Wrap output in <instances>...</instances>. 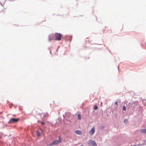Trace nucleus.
<instances>
[{"mask_svg":"<svg viewBox=\"0 0 146 146\" xmlns=\"http://www.w3.org/2000/svg\"><path fill=\"white\" fill-rule=\"evenodd\" d=\"M62 35L60 33H56L53 35H50L49 36V41L54 40H56L60 41L61 40Z\"/></svg>","mask_w":146,"mask_h":146,"instance_id":"1","label":"nucleus"},{"mask_svg":"<svg viewBox=\"0 0 146 146\" xmlns=\"http://www.w3.org/2000/svg\"><path fill=\"white\" fill-rule=\"evenodd\" d=\"M62 140L60 136H59V139L58 140H55L49 144L50 145H52L58 144L61 142Z\"/></svg>","mask_w":146,"mask_h":146,"instance_id":"2","label":"nucleus"},{"mask_svg":"<svg viewBox=\"0 0 146 146\" xmlns=\"http://www.w3.org/2000/svg\"><path fill=\"white\" fill-rule=\"evenodd\" d=\"M19 120V119L12 118L10 119L9 121L8 122V123L12 124L16 123Z\"/></svg>","mask_w":146,"mask_h":146,"instance_id":"3","label":"nucleus"},{"mask_svg":"<svg viewBox=\"0 0 146 146\" xmlns=\"http://www.w3.org/2000/svg\"><path fill=\"white\" fill-rule=\"evenodd\" d=\"M87 143L88 144H91L94 146H97V145L96 143L94 141L90 140L88 141Z\"/></svg>","mask_w":146,"mask_h":146,"instance_id":"4","label":"nucleus"},{"mask_svg":"<svg viewBox=\"0 0 146 146\" xmlns=\"http://www.w3.org/2000/svg\"><path fill=\"white\" fill-rule=\"evenodd\" d=\"M95 130V127H92L91 130L89 131L90 134L91 135H93L94 133Z\"/></svg>","mask_w":146,"mask_h":146,"instance_id":"5","label":"nucleus"},{"mask_svg":"<svg viewBox=\"0 0 146 146\" xmlns=\"http://www.w3.org/2000/svg\"><path fill=\"white\" fill-rule=\"evenodd\" d=\"M141 133H146V129H141L140 130Z\"/></svg>","mask_w":146,"mask_h":146,"instance_id":"6","label":"nucleus"},{"mask_svg":"<svg viewBox=\"0 0 146 146\" xmlns=\"http://www.w3.org/2000/svg\"><path fill=\"white\" fill-rule=\"evenodd\" d=\"M75 133L76 134L81 135L82 134V132L81 131L79 130H76L75 131Z\"/></svg>","mask_w":146,"mask_h":146,"instance_id":"7","label":"nucleus"},{"mask_svg":"<svg viewBox=\"0 0 146 146\" xmlns=\"http://www.w3.org/2000/svg\"><path fill=\"white\" fill-rule=\"evenodd\" d=\"M77 117L78 119H81V116L79 114H78L77 115Z\"/></svg>","mask_w":146,"mask_h":146,"instance_id":"8","label":"nucleus"},{"mask_svg":"<svg viewBox=\"0 0 146 146\" xmlns=\"http://www.w3.org/2000/svg\"><path fill=\"white\" fill-rule=\"evenodd\" d=\"M36 133L37 134V135L38 136H39L40 135V133L38 131H36Z\"/></svg>","mask_w":146,"mask_h":146,"instance_id":"9","label":"nucleus"},{"mask_svg":"<svg viewBox=\"0 0 146 146\" xmlns=\"http://www.w3.org/2000/svg\"><path fill=\"white\" fill-rule=\"evenodd\" d=\"M124 122L125 123H126L128 122V120L125 119L124 121Z\"/></svg>","mask_w":146,"mask_h":146,"instance_id":"10","label":"nucleus"},{"mask_svg":"<svg viewBox=\"0 0 146 146\" xmlns=\"http://www.w3.org/2000/svg\"><path fill=\"white\" fill-rule=\"evenodd\" d=\"M98 109V107L97 106H95L94 107V109L96 110H97Z\"/></svg>","mask_w":146,"mask_h":146,"instance_id":"11","label":"nucleus"},{"mask_svg":"<svg viewBox=\"0 0 146 146\" xmlns=\"http://www.w3.org/2000/svg\"><path fill=\"white\" fill-rule=\"evenodd\" d=\"M123 110L125 111L126 110V107L125 106H123Z\"/></svg>","mask_w":146,"mask_h":146,"instance_id":"12","label":"nucleus"},{"mask_svg":"<svg viewBox=\"0 0 146 146\" xmlns=\"http://www.w3.org/2000/svg\"><path fill=\"white\" fill-rule=\"evenodd\" d=\"M41 124L42 125H44L45 124V123L43 121H41Z\"/></svg>","mask_w":146,"mask_h":146,"instance_id":"13","label":"nucleus"},{"mask_svg":"<svg viewBox=\"0 0 146 146\" xmlns=\"http://www.w3.org/2000/svg\"><path fill=\"white\" fill-rule=\"evenodd\" d=\"M114 104L115 105H117V102L116 101L114 103Z\"/></svg>","mask_w":146,"mask_h":146,"instance_id":"14","label":"nucleus"},{"mask_svg":"<svg viewBox=\"0 0 146 146\" xmlns=\"http://www.w3.org/2000/svg\"><path fill=\"white\" fill-rule=\"evenodd\" d=\"M80 146H84L83 145H81Z\"/></svg>","mask_w":146,"mask_h":146,"instance_id":"15","label":"nucleus"},{"mask_svg":"<svg viewBox=\"0 0 146 146\" xmlns=\"http://www.w3.org/2000/svg\"><path fill=\"white\" fill-rule=\"evenodd\" d=\"M103 127H102V129H103Z\"/></svg>","mask_w":146,"mask_h":146,"instance_id":"16","label":"nucleus"}]
</instances>
